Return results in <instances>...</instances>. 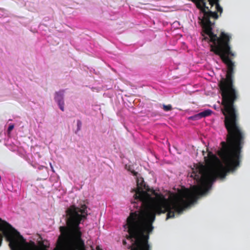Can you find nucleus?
<instances>
[{
  "label": "nucleus",
  "instance_id": "obj_1",
  "mask_svg": "<svg viewBox=\"0 0 250 250\" xmlns=\"http://www.w3.org/2000/svg\"><path fill=\"white\" fill-rule=\"evenodd\" d=\"M209 190V183H197L190 191L186 190L174 194L169 200L152 197L146 192L138 189L135 199L141 204L138 211L131 212L126 220L128 235L126 238L132 242L128 249L130 250H151L148 244L149 234L153 229L152 226L156 214L167 212L166 219L174 218L175 212L181 214L198 197Z\"/></svg>",
  "mask_w": 250,
  "mask_h": 250
},
{
  "label": "nucleus",
  "instance_id": "obj_2",
  "mask_svg": "<svg viewBox=\"0 0 250 250\" xmlns=\"http://www.w3.org/2000/svg\"><path fill=\"white\" fill-rule=\"evenodd\" d=\"M197 7L203 13L202 18H199L204 33L208 35L204 40H209L212 42L210 45V51L220 57L222 62L227 66V70L226 78H222L219 84H233V78L234 74L235 62L232 61L235 57V53L232 51L230 45L231 36L222 32L218 37L212 30L214 26L215 21L219 15L215 12H212L206 6V0H196Z\"/></svg>",
  "mask_w": 250,
  "mask_h": 250
},
{
  "label": "nucleus",
  "instance_id": "obj_3",
  "mask_svg": "<svg viewBox=\"0 0 250 250\" xmlns=\"http://www.w3.org/2000/svg\"><path fill=\"white\" fill-rule=\"evenodd\" d=\"M66 213L67 226L60 227L61 235L57 241L58 247L60 250H76L70 244L75 239L83 244L81 240L82 233L79 225L81 220L87 216V207L84 204L82 205L80 208L72 205L67 209Z\"/></svg>",
  "mask_w": 250,
  "mask_h": 250
},
{
  "label": "nucleus",
  "instance_id": "obj_4",
  "mask_svg": "<svg viewBox=\"0 0 250 250\" xmlns=\"http://www.w3.org/2000/svg\"><path fill=\"white\" fill-rule=\"evenodd\" d=\"M3 236L9 242V246L11 250H46L48 248L44 244V240L39 242L40 247L36 245L33 241L27 242L19 231L0 218V246Z\"/></svg>",
  "mask_w": 250,
  "mask_h": 250
},
{
  "label": "nucleus",
  "instance_id": "obj_5",
  "mask_svg": "<svg viewBox=\"0 0 250 250\" xmlns=\"http://www.w3.org/2000/svg\"><path fill=\"white\" fill-rule=\"evenodd\" d=\"M64 90H61L55 93V100L58 103L60 108L62 111H64V101H63Z\"/></svg>",
  "mask_w": 250,
  "mask_h": 250
},
{
  "label": "nucleus",
  "instance_id": "obj_6",
  "mask_svg": "<svg viewBox=\"0 0 250 250\" xmlns=\"http://www.w3.org/2000/svg\"><path fill=\"white\" fill-rule=\"evenodd\" d=\"M212 112L211 110L207 109L199 113L190 117L189 119L192 120H198L202 118L209 116L211 114Z\"/></svg>",
  "mask_w": 250,
  "mask_h": 250
},
{
  "label": "nucleus",
  "instance_id": "obj_7",
  "mask_svg": "<svg viewBox=\"0 0 250 250\" xmlns=\"http://www.w3.org/2000/svg\"><path fill=\"white\" fill-rule=\"evenodd\" d=\"M209 4L210 5V7H212L214 5H215L216 11L215 12L220 16L223 12V8L220 5L219 1V0H208Z\"/></svg>",
  "mask_w": 250,
  "mask_h": 250
},
{
  "label": "nucleus",
  "instance_id": "obj_8",
  "mask_svg": "<svg viewBox=\"0 0 250 250\" xmlns=\"http://www.w3.org/2000/svg\"><path fill=\"white\" fill-rule=\"evenodd\" d=\"M172 106L170 104L168 105H163V109L165 111H168L172 109Z\"/></svg>",
  "mask_w": 250,
  "mask_h": 250
},
{
  "label": "nucleus",
  "instance_id": "obj_9",
  "mask_svg": "<svg viewBox=\"0 0 250 250\" xmlns=\"http://www.w3.org/2000/svg\"><path fill=\"white\" fill-rule=\"evenodd\" d=\"M82 122L80 120H78L77 123V131H79L81 130V127H82Z\"/></svg>",
  "mask_w": 250,
  "mask_h": 250
},
{
  "label": "nucleus",
  "instance_id": "obj_10",
  "mask_svg": "<svg viewBox=\"0 0 250 250\" xmlns=\"http://www.w3.org/2000/svg\"><path fill=\"white\" fill-rule=\"evenodd\" d=\"M14 127V125L13 124L10 125L8 129H7V133L10 134L11 131L13 129Z\"/></svg>",
  "mask_w": 250,
  "mask_h": 250
},
{
  "label": "nucleus",
  "instance_id": "obj_11",
  "mask_svg": "<svg viewBox=\"0 0 250 250\" xmlns=\"http://www.w3.org/2000/svg\"><path fill=\"white\" fill-rule=\"evenodd\" d=\"M131 173L134 176H137V175L138 174V173L137 172H136L135 171H134V170L131 171Z\"/></svg>",
  "mask_w": 250,
  "mask_h": 250
},
{
  "label": "nucleus",
  "instance_id": "obj_12",
  "mask_svg": "<svg viewBox=\"0 0 250 250\" xmlns=\"http://www.w3.org/2000/svg\"><path fill=\"white\" fill-rule=\"evenodd\" d=\"M143 181L142 182V184H140V186L143 187ZM137 185H138V186H139L140 185L138 181L137 182Z\"/></svg>",
  "mask_w": 250,
  "mask_h": 250
},
{
  "label": "nucleus",
  "instance_id": "obj_13",
  "mask_svg": "<svg viewBox=\"0 0 250 250\" xmlns=\"http://www.w3.org/2000/svg\"><path fill=\"white\" fill-rule=\"evenodd\" d=\"M96 250H102L100 248V247L99 246H97V247H96Z\"/></svg>",
  "mask_w": 250,
  "mask_h": 250
},
{
  "label": "nucleus",
  "instance_id": "obj_14",
  "mask_svg": "<svg viewBox=\"0 0 250 250\" xmlns=\"http://www.w3.org/2000/svg\"><path fill=\"white\" fill-rule=\"evenodd\" d=\"M123 244L124 245H126V241H125V240H123Z\"/></svg>",
  "mask_w": 250,
  "mask_h": 250
}]
</instances>
